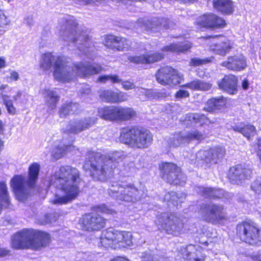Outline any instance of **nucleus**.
I'll list each match as a JSON object with an SVG mask.
<instances>
[{"mask_svg": "<svg viewBox=\"0 0 261 261\" xmlns=\"http://www.w3.org/2000/svg\"><path fill=\"white\" fill-rule=\"evenodd\" d=\"M54 63L53 75L60 82H69L73 77L86 78L90 75L101 73L103 67L98 64H85L82 62L74 64L70 71L66 70V64L60 56L56 58L51 53H45L42 55L40 68L44 71L51 69Z\"/></svg>", "mask_w": 261, "mask_h": 261, "instance_id": "f257e3e1", "label": "nucleus"}, {"mask_svg": "<svg viewBox=\"0 0 261 261\" xmlns=\"http://www.w3.org/2000/svg\"><path fill=\"white\" fill-rule=\"evenodd\" d=\"M51 180L64 194H55L50 201L53 204H67L77 199L81 192L79 184L83 180L81 173L76 168L70 165L60 166L52 175Z\"/></svg>", "mask_w": 261, "mask_h": 261, "instance_id": "f03ea898", "label": "nucleus"}, {"mask_svg": "<svg viewBox=\"0 0 261 261\" xmlns=\"http://www.w3.org/2000/svg\"><path fill=\"white\" fill-rule=\"evenodd\" d=\"M51 241V236L47 232L32 228L23 229L15 234L11 246L16 250H38L47 246Z\"/></svg>", "mask_w": 261, "mask_h": 261, "instance_id": "7ed1b4c3", "label": "nucleus"}, {"mask_svg": "<svg viewBox=\"0 0 261 261\" xmlns=\"http://www.w3.org/2000/svg\"><path fill=\"white\" fill-rule=\"evenodd\" d=\"M119 141L129 147L144 149L152 143L153 136L150 132L140 125L126 126L120 130Z\"/></svg>", "mask_w": 261, "mask_h": 261, "instance_id": "20e7f679", "label": "nucleus"}, {"mask_svg": "<svg viewBox=\"0 0 261 261\" xmlns=\"http://www.w3.org/2000/svg\"><path fill=\"white\" fill-rule=\"evenodd\" d=\"M192 47V44L189 41L184 44L172 43L162 47L161 48V52L155 51L139 55L130 56L128 57L127 59L130 63L136 65H151L161 62L165 59V54L164 52L180 54L189 51Z\"/></svg>", "mask_w": 261, "mask_h": 261, "instance_id": "39448f33", "label": "nucleus"}, {"mask_svg": "<svg viewBox=\"0 0 261 261\" xmlns=\"http://www.w3.org/2000/svg\"><path fill=\"white\" fill-rule=\"evenodd\" d=\"M133 245V236L127 231H121L109 227L102 231L98 246L105 249H120Z\"/></svg>", "mask_w": 261, "mask_h": 261, "instance_id": "423d86ee", "label": "nucleus"}, {"mask_svg": "<svg viewBox=\"0 0 261 261\" xmlns=\"http://www.w3.org/2000/svg\"><path fill=\"white\" fill-rule=\"evenodd\" d=\"M91 210L92 212L86 213L82 216L79 220V224L83 231H99L106 227L108 220L98 212L111 214L113 211L105 204L94 205L92 207Z\"/></svg>", "mask_w": 261, "mask_h": 261, "instance_id": "0eeeda50", "label": "nucleus"}, {"mask_svg": "<svg viewBox=\"0 0 261 261\" xmlns=\"http://www.w3.org/2000/svg\"><path fill=\"white\" fill-rule=\"evenodd\" d=\"M98 116L102 119L111 122L131 120L137 116L136 111L129 107L105 106L97 110Z\"/></svg>", "mask_w": 261, "mask_h": 261, "instance_id": "6e6552de", "label": "nucleus"}, {"mask_svg": "<svg viewBox=\"0 0 261 261\" xmlns=\"http://www.w3.org/2000/svg\"><path fill=\"white\" fill-rule=\"evenodd\" d=\"M156 81L161 85L173 88L183 80V75L177 69L170 65L161 66L155 72Z\"/></svg>", "mask_w": 261, "mask_h": 261, "instance_id": "1a4fd4ad", "label": "nucleus"}, {"mask_svg": "<svg viewBox=\"0 0 261 261\" xmlns=\"http://www.w3.org/2000/svg\"><path fill=\"white\" fill-rule=\"evenodd\" d=\"M261 230L251 221H243L237 224L236 233L246 243L255 245L260 241Z\"/></svg>", "mask_w": 261, "mask_h": 261, "instance_id": "9d476101", "label": "nucleus"}, {"mask_svg": "<svg viewBox=\"0 0 261 261\" xmlns=\"http://www.w3.org/2000/svg\"><path fill=\"white\" fill-rule=\"evenodd\" d=\"M227 23L225 18L214 12H205L197 17L194 25L198 29L211 30L225 28Z\"/></svg>", "mask_w": 261, "mask_h": 261, "instance_id": "9b49d317", "label": "nucleus"}, {"mask_svg": "<svg viewBox=\"0 0 261 261\" xmlns=\"http://www.w3.org/2000/svg\"><path fill=\"white\" fill-rule=\"evenodd\" d=\"M203 220L213 224H223L228 220L224 206L220 204L208 203L204 207Z\"/></svg>", "mask_w": 261, "mask_h": 261, "instance_id": "f8f14e48", "label": "nucleus"}, {"mask_svg": "<svg viewBox=\"0 0 261 261\" xmlns=\"http://www.w3.org/2000/svg\"><path fill=\"white\" fill-rule=\"evenodd\" d=\"M83 170L89 172L90 176L94 180L103 181L108 179L110 174L112 175L114 169L106 164L99 165L91 160L85 161L83 166Z\"/></svg>", "mask_w": 261, "mask_h": 261, "instance_id": "ddd939ff", "label": "nucleus"}, {"mask_svg": "<svg viewBox=\"0 0 261 261\" xmlns=\"http://www.w3.org/2000/svg\"><path fill=\"white\" fill-rule=\"evenodd\" d=\"M159 170L161 178L171 185L178 184L183 174L181 168L173 162H162Z\"/></svg>", "mask_w": 261, "mask_h": 261, "instance_id": "4468645a", "label": "nucleus"}, {"mask_svg": "<svg viewBox=\"0 0 261 261\" xmlns=\"http://www.w3.org/2000/svg\"><path fill=\"white\" fill-rule=\"evenodd\" d=\"M103 44L107 48L118 51L129 50L131 48V44L128 39L112 34L103 36Z\"/></svg>", "mask_w": 261, "mask_h": 261, "instance_id": "2eb2a0df", "label": "nucleus"}, {"mask_svg": "<svg viewBox=\"0 0 261 261\" xmlns=\"http://www.w3.org/2000/svg\"><path fill=\"white\" fill-rule=\"evenodd\" d=\"M221 65L230 71H241L247 66V59L242 54H234L228 56Z\"/></svg>", "mask_w": 261, "mask_h": 261, "instance_id": "dca6fc26", "label": "nucleus"}, {"mask_svg": "<svg viewBox=\"0 0 261 261\" xmlns=\"http://www.w3.org/2000/svg\"><path fill=\"white\" fill-rule=\"evenodd\" d=\"M217 85L221 90L229 94L234 95L238 92V79L233 74L224 75L223 77L218 82Z\"/></svg>", "mask_w": 261, "mask_h": 261, "instance_id": "f3484780", "label": "nucleus"}, {"mask_svg": "<svg viewBox=\"0 0 261 261\" xmlns=\"http://www.w3.org/2000/svg\"><path fill=\"white\" fill-rule=\"evenodd\" d=\"M164 229L166 233L173 236L182 233L185 224L174 214H171L166 218Z\"/></svg>", "mask_w": 261, "mask_h": 261, "instance_id": "a211bd4d", "label": "nucleus"}, {"mask_svg": "<svg viewBox=\"0 0 261 261\" xmlns=\"http://www.w3.org/2000/svg\"><path fill=\"white\" fill-rule=\"evenodd\" d=\"M99 97L104 101L111 103H119L128 100L126 93L119 91L115 92L110 90H104L100 92Z\"/></svg>", "mask_w": 261, "mask_h": 261, "instance_id": "6ab92c4d", "label": "nucleus"}, {"mask_svg": "<svg viewBox=\"0 0 261 261\" xmlns=\"http://www.w3.org/2000/svg\"><path fill=\"white\" fill-rule=\"evenodd\" d=\"M25 178L21 175H15L11 180V186L18 199L20 200L25 199L28 194L25 188Z\"/></svg>", "mask_w": 261, "mask_h": 261, "instance_id": "aec40b11", "label": "nucleus"}, {"mask_svg": "<svg viewBox=\"0 0 261 261\" xmlns=\"http://www.w3.org/2000/svg\"><path fill=\"white\" fill-rule=\"evenodd\" d=\"M252 173L250 168H246L241 165L231 167L227 173V177L230 181L240 180L247 178Z\"/></svg>", "mask_w": 261, "mask_h": 261, "instance_id": "412c9836", "label": "nucleus"}, {"mask_svg": "<svg viewBox=\"0 0 261 261\" xmlns=\"http://www.w3.org/2000/svg\"><path fill=\"white\" fill-rule=\"evenodd\" d=\"M213 8L224 16L231 15L235 11L236 5L232 0H213Z\"/></svg>", "mask_w": 261, "mask_h": 261, "instance_id": "4be33fe9", "label": "nucleus"}, {"mask_svg": "<svg viewBox=\"0 0 261 261\" xmlns=\"http://www.w3.org/2000/svg\"><path fill=\"white\" fill-rule=\"evenodd\" d=\"M82 112L79 103L70 101L63 103L60 108L58 114L60 117L65 118L71 115H79Z\"/></svg>", "mask_w": 261, "mask_h": 261, "instance_id": "5701e85b", "label": "nucleus"}, {"mask_svg": "<svg viewBox=\"0 0 261 261\" xmlns=\"http://www.w3.org/2000/svg\"><path fill=\"white\" fill-rule=\"evenodd\" d=\"M227 104V99L223 96L212 97L206 101L204 110L208 112H214L226 108Z\"/></svg>", "mask_w": 261, "mask_h": 261, "instance_id": "b1692460", "label": "nucleus"}, {"mask_svg": "<svg viewBox=\"0 0 261 261\" xmlns=\"http://www.w3.org/2000/svg\"><path fill=\"white\" fill-rule=\"evenodd\" d=\"M182 88H188L193 91H206L211 90L212 84L200 80H194L181 86Z\"/></svg>", "mask_w": 261, "mask_h": 261, "instance_id": "393cba45", "label": "nucleus"}, {"mask_svg": "<svg viewBox=\"0 0 261 261\" xmlns=\"http://www.w3.org/2000/svg\"><path fill=\"white\" fill-rule=\"evenodd\" d=\"M97 121L96 117H88L81 119L75 125L70 128V132L74 134L81 132L93 126Z\"/></svg>", "mask_w": 261, "mask_h": 261, "instance_id": "a878e982", "label": "nucleus"}, {"mask_svg": "<svg viewBox=\"0 0 261 261\" xmlns=\"http://www.w3.org/2000/svg\"><path fill=\"white\" fill-rule=\"evenodd\" d=\"M224 154L225 150L219 146L210 148L206 151L204 161L207 163H216Z\"/></svg>", "mask_w": 261, "mask_h": 261, "instance_id": "bb28decb", "label": "nucleus"}, {"mask_svg": "<svg viewBox=\"0 0 261 261\" xmlns=\"http://www.w3.org/2000/svg\"><path fill=\"white\" fill-rule=\"evenodd\" d=\"M232 129L236 132L241 133L248 140H250L251 137L254 136L256 132V128L253 125L244 122L241 123L239 125L233 126Z\"/></svg>", "mask_w": 261, "mask_h": 261, "instance_id": "cd10ccee", "label": "nucleus"}, {"mask_svg": "<svg viewBox=\"0 0 261 261\" xmlns=\"http://www.w3.org/2000/svg\"><path fill=\"white\" fill-rule=\"evenodd\" d=\"M40 165L37 163H33L29 167L27 184L30 188H34L37 182Z\"/></svg>", "mask_w": 261, "mask_h": 261, "instance_id": "c85d7f7f", "label": "nucleus"}, {"mask_svg": "<svg viewBox=\"0 0 261 261\" xmlns=\"http://www.w3.org/2000/svg\"><path fill=\"white\" fill-rule=\"evenodd\" d=\"M223 37H224L223 34L208 35L201 36L198 38V39L201 41L204 45L207 46L210 50L214 51L216 49V46H217V43H215V40Z\"/></svg>", "mask_w": 261, "mask_h": 261, "instance_id": "c756f323", "label": "nucleus"}, {"mask_svg": "<svg viewBox=\"0 0 261 261\" xmlns=\"http://www.w3.org/2000/svg\"><path fill=\"white\" fill-rule=\"evenodd\" d=\"M232 48L233 43L230 40H227L222 42L221 45L219 47L218 46L217 44L216 49L214 50V52L220 56H224L230 53Z\"/></svg>", "mask_w": 261, "mask_h": 261, "instance_id": "7c9ffc66", "label": "nucleus"}, {"mask_svg": "<svg viewBox=\"0 0 261 261\" xmlns=\"http://www.w3.org/2000/svg\"><path fill=\"white\" fill-rule=\"evenodd\" d=\"M60 97L53 91H46V103L50 109H55L59 101Z\"/></svg>", "mask_w": 261, "mask_h": 261, "instance_id": "2f4dec72", "label": "nucleus"}, {"mask_svg": "<svg viewBox=\"0 0 261 261\" xmlns=\"http://www.w3.org/2000/svg\"><path fill=\"white\" fill-rule=\"evenodd\" d=\"M214 59L213 56L201 59L199 58H192L189 62L190 66L197 67L202 66L212 63Z\"/></svg>", "mask_w": 261, "mask_h": 261, "instance_id": "473e14b6", "label": "nucleus"}, {"mask_svg": "<svg viewBox=\"0 0 261 261\" xmlns=\"http://www.w3.org/2000/svg\"><path fill=\"white\" fill-rule=\"evenodd\" d=\"M142 95L144 96L146 98L149 99H158L163 97H166L168 95H164L166 93L154 91L153 89H146L141 93Z\"/></svg>", "mask_w": 261, "mask_h": 261, "instance_id": "72a5a7b5", "label": "nucleus"}, {"mask_svg": "<svg viewBox=\"0 0 261 261\" xmlns=\"http://www.w3.org/2000/svg\"><path fill=\"white\" fill-rule=\"evenodd\" d=\"M180 134V132L178 133L174 138L169 139L168 143L170 147H177L183 141H186L185 136H181Z\"/></svg>", "mask_w": 261, "mask_h": 261, "instance_id": "f704fd0d", "label": "nucleus"}, {"mask_svg": "<svg viewBox=\"0 0 261 261\" xmlns=\"http://www.w3.org/2000/svg\"><path fill=\"white\" fill-rule=\"evenodd\" d=\"M192 120L195 123H198L200 125L205 124L209 121L208 118L204 114L194 113L192 116Z\"/></svg>", "mask_w": 261, "mask_h": 261, "instance_id": "c9c22d12", "label": "nucleus"}, {"mask_svg": "<svg viewBox=\"0 0 261 261\" xmlns=\"http://www.w3.org/2000/svg\"><path fill=\"white\" fill-rule=\"evenodd\" d=\"M187 141L190 142L194 140H199L203 138V135L198 130L189 132L186 136Z\"/></svg>", "mask_w": 261, "mask_h": 261, "instance_id": "e433bc0d", "label": "nucleus"}, {"mask_svg": "<svg viewBox=\"0 0 261 261\" xmlns=\"http://www.w3.org/2000/svg\"><path fill=\"white\" fill-rule=\"evenodd\" d=\"M10 23V20L6 14L5 11L0 7V28L4 29Z\"/></svg>", "mask_w": 261, "mask_h": 261, "instance_id": "4c0bfd02", "label": "nucleus"}, {"mask_svg": "<svg viewBox=\"0 0 261 261\" xmlns=\"http://www.w3.org/2000/svg\"><path fill=\"white\" fill-rule=\"evenodd\" d=\"M8 97L7 95L3 96L4 103L5 105L8 112L12 115H14L16 113V108L14 107L12 101L11 100L6 99Z\"/></svg>", "mask_w": 261, "mask_h": 261, "instance_id": "58836bf2", "label": "nucleus"}, {"mask_svg": "<svg viewBox=\"0 0 261 261\" xmlns=\"http://www.w3.org/2000/svg\"><path fill=\"white\" fill-rule=\"evenodd\" d=\"M202 195L206 197L216 199L217 196L215 194V189L212 188H205L202 191Z\"/></svg>", "mask_w": 261, "mask_h": 261, "instance_id": "ea45409f", "label": "nucleus"}, {"mask_svg": "<svg viewBox=\"0 0 261 261\" xmlns=\"http://www.w3.org/2000/svg\"><path fill=\"white\" fill-rule=\"evenodd\" d=\"M254 151L261 162V137H258L254 144Z\"/></svg>", "mask_w": 261, "mask_h": 261, "instance_id": "a19ab883", "label": "nucleus"}, {"mask_svg": "<svg viewBox=\"0 0 261 261\" xmlns=\"http://www.w3.org/2000/svg\"><path fill=\"white\" fill-rule=\"evenodd\" d=\"M57 151L53 155V158L55 160H58L63 157L65 149L61 147L58 146L56 147Z\"/></svg>", "mask_w": 261, "mask_h": 261, "instance_id": "79ce46f5", "label": "nucleus"}, {"mask_svg": "<svg viewBox=\"0 0 261 261\" xmlns=\"http://www.w3.org/2000/svg\"><path fill=\"white\" fill-rule=\"evenodd\" d=\"M190 93L187 91L184 90H179L175 94V97L177 98H182L188 97Z\"/></svg>", "mask_w": 261, "mask_h": 261, "instance_id": "37998d69", "label": "nucleus"}, {"mask_svg": "<svg viewBox=\"0 0 261 261\" xmlns=\"http://www.w3.org/2000/svg\"><path fill=\"white\" fill-rule=\"evenodd\" d=\"M122 88L126 90L133 89L135 88V85L129 81H125L121 83Z\"/></svg>", "mask_w": 261, "mask_h": 261, "instance_id": "c03bdc74", "label": "nucleus"}, {"mask_svg": "<svg viewBox=\"0 0 261 261\" xmlns=\"http://www.w3.org/2000/svg\"><path fill=\"white\" fill-rule=\"evenodd\" d=\"M10 255V250L6 248L0 247V258L5 257Z\"/></svg>", "mask_w": 261, "mask_h": 261, "instance_id": "a18cd8bd", "label": "nucleus"}, {"mask_svg": "<svg viewBox=\"0 0 261 261\" xmlns=\"http://www.w3.org/2000/svg\"><path fill=\"white\" fill-rule=\"evenodd\" d=\"M69 33L73 34L78 27V23L75 20H73L71 23L69 24Z\"/></svg>", "mask_w": 261, "mask_h": 261, "instance_id": "49530a36", "label": "nucleus"}, {"mask_svg": "<svg viewBox=\"0 0 261 261\" xmlns=\"http://www.w3.org/2000/svg\"><path fill=\"white\" fill-rule=\"evenodd\" d=\"M109 81L113 84L121 82V80L119 79L118 76L116 74L109 75Z\"/></svg>", "mask_w": 261, "mask_h": 261, "instance_id": "de8ad7c7", "label": "nucleus"}, {"mask_svg": "<svg viewBox=\"0 0 261 261\" xmlns=\"http://www.w3.org/2000/svg\"><path fill=\"white\" fill-rule=\"evenodd\" d=\"M109 261H130L126 256L117 255L111 258Z\"/></svg>", "mask_w": 261, "mask_h": 261, "instance_id": "09e8293b", "label": "nucleus"}, {"mask_svg": "<svg viewBox=\"0 0 261 261\" xmlns=\"http://www.w3.org/2000/svg\"><path fill=\"white\" fill-rule=\"evenodd\" d=\"M98 81L100 83H106L109 81V75H100L97 79Z\"/></svg>", "mask_w": 261, "mask_h": 261, "instance_id": "8fccbe9b", "label": "nucleus"}, {"mask_svg": "<svg viewBox=\"0 0 261 261\" xmlns=\"http://www.w3.org/2000/svg\"><path fill=\"white\" fill-rule=\"evenodd\" d=\"M249 82L247 79H244L242 82V87L243 90H246L249 88Z\"/></svg>", "mask_w": 261, "mask_h": 261, "instance_id": "3c124183", "label": "nucleus"}, {"mask_svg": "<svg viewBox=\"0 0 261 261\" xmlns=\"http://www.w3.org/2000/svg\"><path fill=\"white\" fill-rule=\"evenodd\" d=\"M142 261H160L159 259L153 257L151 255H146L143 257Z\"/></svg>", "mask_w": 261, "mask_h": 261, "instance_id": "603ef678", "label": "nucleus"}, {"mask_svg": "<svg viewBox=\"0 0 261 261\" xmlns=\"http://www.w3.org/2000/svg\"><path fill=\"white\" fill-rule=\"evenodd\" d=\"M10 79H11L12 80H13V81L17 80L19 78L18 73L15 71H13L10 73Z\"/></svg>", "mask_w": 261, "mask_h": 261, "instance_id": "864d4df0", "label": "nucleus"}, {"mask_svg": "<svg viewBox=\"0 0 261 261\" xmlns=\"http://www.w3.org/2000/svg\"><path fill=\"white\" fill-rule=\"evenodd\" d=\"M6 66V61L4 58L0 57V69Z\"/></svg>", "mask_w": 261, "mask_h": 261, "instance_id": "5fc2aeb1", "label": "nucleus"}, {"mask_svg": "<svg viewBox=\"0 0 261 261\" xmlns=\"http://www.w3.org/2000/svg\"><path fill=\"white\" fill-rule=\"evenodd\" d=\"M4 129V124L2 120H0V134H2Z\"/></svg>", "mask_w": 261, "mask_h": 261, "instance_id": "6e6d98bb", "label": "nucleus"}, {"mask_svg": "<svg viewBox=\"0 0 261 261\" xmlns=\"http://www.w3.org/2000/svg\"><path fill=\"white\" fill-rule=\"evenodd\" d=\"M199 244L202 246H207L208 245V243L207 241L205 242H200Z\"/></svg>", "mask_w": 261, "mask_h": 261, "instance_id": "4d7b16f0", "label": "nucleus"}, {"mask_svg": "<svg viewBox=\"0 0 261 261\" xmlns=\"http://www.w3.org/2000/svg\"><path fill=\"white\" fill-rule=\"evenodd\" d=\"M90 39H91V37L88 35H86L84 38V41L86 42L89 41Z\"/></svg>", "mask_w": 261, "mask_h": 261, "instance_id": "13d9d810", "label": "nucleus"}, {"mask_svg": "<svg viewBox=\"0 0 261 261\" xmlns=\"http://www.w3.org/2000/svg\"><path fill=\"white\" fill-rule=\"evenodd\" d=\"M4 146V142L1 139H0V151L2 149Z\"/></svg>", "mask_w": 261, "mask_h": 261, "instance_id": "bf43d9fd", "label": "nucleus"}, {"mask_svg": "<svg viewBox=\"0 0 261 261\" xmlns=\"http://www.w3.org/2000/svg\"><path fill=\"white\" fill-rule=\"evenodd\" d=\"M7 87V85H2L0 86V90H4L6 87Z\"/></svg>", "mask_w": 261, "mask_h": 261, "instance_id": "052dcab7", "label": "nucleus"}, {"mask_svg": "<svg viewBox=\"0 0 261 261\" xmlns=\"http://www.w3.org/2000/svg\"><path fill=\"white\" fill-rule=\"evenodd\" d=\"M194 261H204V259L198 257L194 258Z\"/></svg>", "mask_w": 261, "mask_h": 261, "instance_id": "680f3d73", "label": "nucleus"}, {"mask_svg": "<svg viewBox=\"0 0 261 261\" xmlns=\"http://www.w3.org/2000/svg\"><path fill=\"white\" fill-rule=\"evenodd\" d=\"M4 30L0 29V36L4 34Z\"/></svg>", "mask_w": 261, "mask_h": 261, "instance_id": "e2e57ef3", "label": "nucleus"}, {"mask_svg": "<svg viewBox=\"0 0 261 261\" xmlns=\"http://www.w3.org/2000/svg\"><path fill=\"white\" fill-rule=\"evenodd\" d=\"M20 93H18V94H17V96H15V97H14V100H16V97H19V96H20Z\"/></svg>", "mask_w": 261, "mask_h": 261, "instance_id": "0e129e2a", "label": "nucleus"}, {"mask_svg": "<svg viewBox=\"0 0 261 261\" xmlns=\"http://www.w3.org/2000/svg\"><path fill=\"white\" fill-rule=\"evenodd\" d=\"M76 41H77V38H73V39H72V42H75Z\"/></svg>", "mask_w": 261, "mask_h": 261, "instance_id": "69168bd1", "label": "nucleus"}, {"mask_svg": "<svg viewBox=\"0 0 261 261\" xmlns=\"http://www.w3.org/2000/svg\"><path fill=\"white\" fill-rule=\"evenodd\" d=\"M258 186H259V187H260V188H261V184H258Z\"/></svg>", "mask_w": 261, "mask_h": 261, "instance_id": "338daca9", "label": "nucleus"}, {"mask_svg": "<svg viewBox=\"0 0 261 261\" xmlns=\"http://www.w3.org/2000/svg\"><path fill=\"white\" fill-rule=\"evenodd\" d=\"M257 261H261V258H259L258 259H257Z\"/></svg>", "mask_w": 261, "mask_h": 261, "instance_id": "774afa93", "label": "nucleus"}]
</instances>
